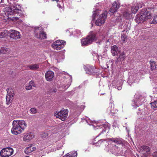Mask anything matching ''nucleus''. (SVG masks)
Returning a JSON list of instances; mask_svg holds the SVG:
<instances>
[{
	"label": "nucleus",
	"instance_id": "obj_1",
	"mask_svg": "<svg viewBox=\"0 0 157 157\" xmlns=\"http://www.w3.org/2000/svg\"><path fill=\"white\" fill-rule=\"evenodd\" d=\"M12 133L14 135H17L22 132L26 126V124L24 121L14 120L13 122Z\"/></svg>",
	"mask_w": 157,
	"mask_h": 157
},
{
	"label": "nucleus",
	"instance_id": "obj_2",
	"mask_svg": "<svg viewBox=\"0 0 157 157\" xmlns=\"http://www.w3.org/2000/svg\"><path fill=\"white\" fill-rule=\"evenodd\" d=\"M151 13L146 9H142L140 13L137 14L135 20L137 23H139L146 21L151 18Z\"/></svg>",
	"mask_w": 157,
	"mask_h": 157
},
{
	"label": "nucleus",
	"instance_id": "obj_3",
	"mask_svg": "<svg viewBox=\"0 0 157 157\" xmlns=\"http://www.w3.org/2000/svg\"><path fill=\"white\" fill-rule=\"evenodd\" d=\"M87 123L89 125H92L95 129H99L100 133V135L103 133L104 132H108L109 130V127L107 124H101L99 123H97L95 121H91L90 120L88 121L86 120Z\"/></svg>",
	"mask_w": 157,
	"mask_h": 157
},
{
	"label": "nucleus",
	"instance_id": "obj_4",
	"mask_svg": "<svg viewBox=\"0 0 157 157\" xmlns=\"http://www.w3.org/2000/svg\"><path fill=\"white\" fill-rule=\"evenodd\" d=\"M21 10V7L18 5H16L13 8L10 7H6L3 9L6 15H15L17 14V16H20L21 13H19V11Z\"/></svg>",
	"mask_w": 157,
	"mask_h": 157
},
{
	"label": "nucleus",
	"instance_id": "obj_5",
	"mask_svg": "<svg viewBox=\"0 0 157 157\" xmlns=\"http://www.w3.org/2000/svg\"><path fill=\"white\" fill-rule=\"evenodd\" d=\"M145 101L144 97L137 93L134 96V98L132 100V105L134 108H136L142 105Z\"/></svg>",
	"mask_w": 157,
	"mask_h": 157
},
{
	"label": "nucleus",
	"instance_id": "obj_6",
	"mask_svg": "<svg viewBox=\"0 0 157 157\" xmlns=\"http://www.w3.org/2000/svg\"><path fill=\"white\" fill-rule=\"evenodd\" d=\"M96 39V35L93 33L91 32L86 38H83L81 40V45L82 46L88 45L92 43Z\"/></svg>",
	"mask_w": 157,
	"mask_h": 157
},
{
	"label": "nucleus",
	"instance_id": "obj_7",
	"mask_svg": "<svg viewBox=\"0 0 157 157\" xmlns=\"http://www.w3.org/2000/svg\"><path fill=\"white\" fill-rule=\"evenodd\" d=\"M68 110L67 109H63L60 110L58 112H56V116L57 118L60 119L62 121L65 120L68 115Z\"/></svg>",
	"mask_w": 157,
	"mask_h": 157
},
{
	"label": "nucleus",
	"instance_id": "obj_8",
	"mask_svg": "<svg viewBox=\"0 0 157 157\" xmlns=\"http://www.w3.org/2000/svg\"><path fill=\"white\" fill-rule=\"evenodd\" d=\"M135 10H133V7H132L131 10L130 9L128 8L126 9L123 13V16L126 19H130L132 17V13H135L138 11V7H135Z\"/></svg>",
	"mask_w": 157,
	"mask_h": 157
},
{
	"label": "nucleus",
	"instance_id": "obj_9",
	"mask_svg": "<svg viewBox=\"0 0 157 157\" xmlns=\"http://www.w3.org/2000/svg\"><path fill=\"white\" fill-rule=\"evenodd\" d=\"M13 150L11 147H7L2 149L0 151V154L2 157H8L13 153Z\"/></svg>",
	"mask_w": 157,
	"mask_h": 157
},
{
	"label": "nucleus",
	"instance_id": "obj_10",
	"mask_svg": "<svg viewBox=\"0 0 157 157\" xmlns=\"http://www.w3.org/2000/svg\"><path fill=\"white\" fill-rule=\"evenodd\" d=\"M107 12L105 11L104 13L101 14L99 17L95 22V24L97 26H100L103 24L106 18Z\"/></svg>",
	"mask_w": 157,
	"mask_h": 157
},
{
	"label": "nucleus",
	"instance_id": "obj_11",
	"mask_svg": "<svg viewBox=\"0 0 157 157\" xmlns=\"http://www.w3.org/2000/svg\"><path fill=\"white\" fill-rule=\"evenodd\" d=\"M66 44L65 41L58 40L54 42L52 44V47L57 50H59L63 48Z\"/></svg>",
	"mask_w": 157,
	"mask_h": 157
},
{
	"label": "nucleus",
	"instance_id": "obj_12",
	"mask_svg": "<svg viewBox=\"0 0 157 157\" xmlns=\"http://www.w3.org/2000/svg\"><path fill=\"white\" fill-rule=\"evenodd\" d=\"M84 68L86 73L89 75H94L97 72L95 67L93 66L87 64L84 66Z\"/></svg>",
	"mask_w": 157,
	"mask_h": 157
},
{
	"label": "nucleus",
	"instance_id": "obj_13",
	"mask_svg": "<svg viewBox=\"0 0 157 157\" xmlns=\"http://www.w3.org/2000/svg\"><path fill=\"white\" fill-rule=\"evenodd\" d=\"M6 91L7 94L6 97V104L9 105L11 102L13 100L14 94L13 90L10 88L7 89Z\"/></svg>",
	"mask_w": 157,
	"mask_h": 157
},
{
	"label": "nucleus",
	"instance_id": "obj_14",
	"mask_svg": "<svg viewBox=\"0 0 157 157\" xmlns=\"http://www.w3.org/2000/svg\"><path fill=\"white\" fill-rule=\"evenodd\" d=\"M124 29L125 30L122 31V33L121 34V41L123 43H125L127 40V36L125 34H124V32L125 31L126 32H127L129 30L130 27V25L129 23H127V22L125 24L124 26Z\"/></svg>",
	"mask_w": 157,
	"mask_h": 157
},
{
	"label": "nucleus",
	"instance_id": "obj_15",
	"mask_svg": "<svg viewBox=\"0 0 157 157\" xmlns=\"http://www.w3.org/2000/svg\"><path fill=\"white\" fill-rule=\"evenodd\" d=\"M120 3L117 0L115 1L112 4V6L109 10V13L113 14L117 11L119 8Z\"/></svg>",
	"mask_w": 157,
	"mask_h": 157
},
{
	"label": "nucleus",
	"instance_id": "obj_16",
	"mask_svg": "<svg viewBox=\"0 0 157 157\" xmlns=\"http://www.w3.org/2000/svg\"><path fill=\"white\" fill-rule=\"evenodd\" d=\"M40 30L39 28L37 27L35 29V36L37 38L41 39H44L47 38L46 35L44 31L40 32L39 31V33H38L39 31L37 32Z\"/></svg>",
	"mask_w": 157,
	"mask_h": 157
},
{
	"label": "nucleus",
	"instance_id": "obj_17",
	"mask_svg": "<svg viewBox=\"0 0 157 157\" xmlns=\"http://www.w3.org/2000/svg\"><path fill=\"white\" fill-rule=\"evenodd\" d=\"M10 37L15 40L20 39L21 37L20 33L16 30H10Z\"/></svg>",
	"mask_w": 157,
	"mask_h": 157
},
{
	"label": "nucleus",
	"instance_id": "obj_18",
	"mask_svg": "<svg viewBox=\"0 0 157 157\" xmlns=\"http://www.w3.org/2000/svg\"><path fill=\"white\" fill-rule=\"evenodd\" d=\"M54 73L51 71H48L45 73V76L47 81H52L54 77Z\"/></svg>",
	"mask_w": 157,
	"mask_h": 157
},
{
	"label": "nucleus",
	"instance_id": "obj_19",
	"mask_svg": "<svg viewBox=\"0 0 157 157\" xmlns=\"http://www.w3.org/2000/svg\"><path fill=\"white\" fill-rule=\"evenodd\" d=\"M114 104L111 103L109 104V106L107 109V112L110 115L113 116L118 111L117 109H114Z\"/></svg>",
	"mask_w": 157,
	"mask_h": 157
},
{
	"label": "nucleus",
	"instance_id": "obj_20",
	"mask_svg": "<svg viewBox=\"0 0 157 157\" xmlns=\"http://www.w3.org/2000/svg\"><path fill=\"white\" fill-rule=\"evenodd\" d=\"M34 134L32 132L28 133L24 136L23 140L25 141H29L34 138Z\"/></svg>",
	"mask_w": 157,
	"mask_h": 157
},
{
	"label": "nucleus",
	"instance_id": "obj_21",
	"mask_svg": "<svg viewBox=\"0 0 157 157\" xmlns=\"http://www.w3.org/2000/svg\"><path fill=\"white\" fill-rule=\"evenodd\" d=\"M111 52L113 56H118V54L120 53V52L116 45H114L111 47Z\"/></svg>",
	"mask_w": 157,
	"mask_h": 157
},
{
	"label": "nucleus",
	"instance_id": "obj_22",
	"mask_svg": "<svg viewBox=\"0 0 157 157\" xmlns=\"http://www.w3.org/2000/svg\"><path fill=\"white\" fill-rule=\"evenodd\" d=\"M36 149V147L33 145H31L26 147L25 150V153L29 154Z\"/></svg>",
	"mask_w": 157,
	"mask_h": 157
},
{
	"label": "nucleus",
	"instance_id": "obj_23",
	"mask_svg": "<svg viewBox=\"0 0 157 157\" xmlns=\"http://www.w3.org/2000/svg\"><path fill=\"white\" fill-rule=\"evenodd\" d=\"M118 57H117V59L116 63H118V62H121L124 60L125 58V54L124 52H120L118 54Z\"/></svg>",
	"mask_w": 157,
	"mask_h": 157
},
{
	"label": "nucleus",
	"instance_id": "obj_24",
	"mask_svg": "<svg viewBox=\"0 0 157 157\" xmlns=\"http://www.w3.org/2000/svg\"><path fill=\"white\" fill-rule=\"evenodd\" d=\"M139 110L140 112L137 113L138 115H140L141 118H144V117L147 115V111L144 109L140 110V108L139 109Z\"/></svg>",
	"mask_w": 157,
	"mask_h": 157
},
{
	"label": "nucleus",
	"instance_id": "obj_25",
	"mask_svg": "<svg viewBox=\"0 0 157 157\" xmlns=\"http://www.w3.org/2000/svg\"><path fill=\"white\" fill-rule=\"evenodd\" d=\"M36 85L33 81L29 82V83L25 87V88L27 90H29L33 89L32 87H35Z\"/></svg>",
	"mask_w": 157,
	"mask_h": 157
},
{
	"label": "nucleus",
	"instance_id": "obj_26",
	"mask_svg": "<svg viewBox=\"0 0 157 157\" xmlns=\"http://www.w3.org/2000/svg\"><path fill=\"white\" fill-rule=\"evenodd\" d=\"M150 151V148L147 146H143L141 147L140 148V151L141 152V151H145L147 154H149Z\"/></svg>",
	"mask_w": 157,
	"mask_h": 157
},
{
	"label": "nucleus",
	"instance_id": "obj_27",
	"mask_svg": "<svg viewBox=\"0 0 157 157\" xmlns=\"http://www.w3.org/2000/svg\"><path fill=\"white\" fill-rule=\"evenodd\" d=\"M9 49L6 47H2L0 49V54H6L9 53Z\"/></svg>",
	"mask_w": 157,
	"mask_h": 157
},
{
	"label": "nucleus",
	"instance_id": "obj_28",
	"mask_svg": "<svg viewBox=\"0 0 157 157\" xmlns=\"http://www.w3.org/2000/svg\"><path fill=\"white\" fill-rule=\"evenodd\" d=\"M8 32L6 30H2L0 31V38H3L6 36Z\"/></svg>",
	"mask_w": 157,
	"mask_h": 157
},
{
	"label": "nucleus",
	"instance_id": "obj_29",
	"mask_svg": "<svg viewBox=\"0 0 157 157\" xmlns=\"http://www.w3.org/2000/svg\"><path fill=\"white\" fill-rule=\"evenodd\" d=\"M123 84L122 81L120 79L117 82L116 86L115 87L116 88H117L118 90H121L122 88L121 86Z\"/></svg>",
	"mask_w": 157,
	"mask_h": 157
},
{
	"label": "nucleus",
	"instance_id": "obj_30",
	"mask_svg": "<svg viewBox=\"0 0 157 157\" xmlns=\"http://www.w3.org/2000/svg\"><path fill=\"white\" fill-rule=\"evenodd\" d=\"M28 67L31 70H36L39 68V66L38 64H34L29 65Z\"/></svg>",
	"mask_w": 157,
	"mask_h": 157
},
{
	"label": "nucleus",
	"instance_id": "obj_31",
	"mask_svg": "<svg viewBox=\"0 0 157 157\" xmlns=\"http://www.w3.org/2000/svg\"><path fill=\"white\" fill-rule=\"evenodd\" d=\"M100 10H99L97 9L94 11V13L93 14V19L94 20L96 16H98L100 14Z\"/></svg>",
	"mask_w": 157,
	"mask_h": 157
},
{
	"label": "nucleus",
	"instance_id": "obj_32",
	"mask_svg": "<svg viewBox=\"0 0 157 157\" xmlns=\"http://www.w3.org/2000/svg\"><path fill=\"white\" fill-rule=\"evenodd\" d=\"M74 33V36L78 37H80V36H81V33L80 31L79 30H75Z\"/></svg>",
	"mask_w": 157,
	"mask_h": 157
},
{
	"label": "nucleus",
	"instance_id": "obj_33",
	"mask_svg": "<svg viewBox=\"0 0 157 157\" xmlns=\"http://www.w3.org/2000/svg\"><path fill=\"white\" fill-rule=\"evenodd\" d=\"M151 107L155 110L157 109V101H155L151 103Z\"/></svg>",
	"mask_w": 157,
	"mask_h": 157
},
{
	"label": "nucleus",
	"instance_id": "obj_34",
	"mask_svg": "<svg viewBox=\"0 0 157 157\" xmlns=\"http://www.w3.org/2000/svg\"><path fill=\"white\" fill-rule=\"evenodd\" d=\"M151 69L152 70L155 69L156 68L155 63L154 61L151 60L150 61Z\"/></svg>",
	"mask_w": 157,
	"mask_h": 157
},
{
	"label": "nucleus",
	"instance_id": "obj_35",
	"mask_svg": "<svg viewBox=\"0 0 157 157\" xmlns=\"http://www.w3.org/2000/svg\"><path fill=\"white\" fill-rule=\"evenodd\" d=\"M71 78L72 77L71 76H70V79L69 80V81L68 82L67 84H65L64 86H62V88H65L66 87H67V89L70 86L71 84Z\"/></svg>",
	"mask_w": 157,
	"mask_h": 157
},
{
	"label": "nucleus",
	"instance_id": "obj_36",
	"mask_svg": "<svg viewBox=\"0 0 157 157\" xmlns=\"http://www.w3.org/2000/svg\"><path fill=\"white\" fill-rule=\"evenodd\" d=\"M58 59L59 60V62H60V60H63L64 59V52H61L59 54Z\"/></svg>",
	"mask_w": 157,
	"mask_h": 157
},
{
	"label": "nucleus",
	"instance_id": "obj_37",
	"mask_svg": "<svg viewBox=\"0 0 157 157\" xmlns=\"http://www.w3.org/2000/svg\"><path fill=\"white\" fill-rule=\"evenodd\" d=\"M57 91V89L56 88L54 87L52 88L48 92V93L50 94H53V93H56Z\"/></svg>",
	"mask_w": 157,
	"mask_h": 157
},
{
	"label": "nucleus",
	"instance_id": "obj_38",
	"mask_svg": "<svg viewBox=\"0 0 157 157\" xmlns=\"http://www.w3.org/2000/svg\"><path fill=\"white\" fill-rule=\"evenodd\" d=\"M117 144H122L123 143V140L121 138H117Z\"/></svg>",
	"mask_w": 157,
	"mask_h": 157
},
{
	"label": "nucleus",
	"instance_id": "obj_39",
	"mask_svg": "<svg viewBox=\"0 0 157 157\" xmlns=\"http://www.w3.org/2000/svg\"><path fill=\"white\" fill-rule=\"evenodd\" d=\"M151 23L154 24L157 23V15L154 17L152 21L151 22Z\"/></svg>",
	"mask_w": 157,
	"mask_h": 157
},
{
	"label": "nucleus",
	"instance_id": "obj_40",
	"mask_svg": "<svg viewBox=\"0 0 157 157\" xmlns=\"http://www.w3.org/2000/svg\"><path fill=\"white\" fill-rule=\"evenodd\" d=\"M30 111V113L32 114H35L37 112V109L35 108H31Z\"/></svg>",
	"mask_w": 157,
	"mask_h": 157
},
{
	"label": "nucleus",
	"instance_id": "obj_41",
	"mask_svg": "<svg viewBox=\"0 0 157 157\" xmlns=\"http://www.w3.org/2000/svg\"><path fill=\"white\" fill-rule=\"evenodd\" d=\"M117 138H110L109 139V141H111L114 143L117 144Z\"/></svg>",
	"mask_w": 157,
	"mask_h": 157
},
{
	"label": "nucleus",
	"instance_id": "obj_42",
	"mask_svg": "<svg viewBox=\"0 0 157 157\" xmlns=\"http://www.w3.org/2000/svg\"><path fill=\"white\" fill-rule=\"evenodd\" d=\"M41 136L42 138H45L48 136V134L47 133L45 132L42 133L41 134Z\"/></svg>",
	"mask_w": 157,
	"mask_h": 157
},
{
	"label": "nucleus",
	"instance_id": "obj_43",
	"mask_svg": "<svg viewBox=\"0 0 157 157\" xmlns=\"http://www.w3.org/2000/svg\"><path fill=\"white\" fill-rule=\"evenodd\" d=\"M19 17H13L12 18L11 20L13 21H17L19 19Z\"/></svg>",
	"mask_w": 157,
	"mask_h": 157
},
{
	"label": "nucleus",
	"instance_id": "obj_44",
	"mask_svg": "<svg viewBox=\"0 0 157 157\" xmlns=\"http://www.w3.org/2000/svg\"><path fill=\"white\" fill-rule=\"evenodd\" d=\"M77 155V153L76 151H75L72 155H71V156H73V157H76Z\"/></svg>",
	"mask_w": 157,
	"mask_h": 157
},
{
	"label": "nucleus",
	"instance_id": "obj_45",
	"mask_svg": "<svg viewBox=\"0 0 157 157\" xmlns=\"http://www.w3.org/2000/svg\"><path fill=\"white\" fill-rule=\"evenodd\" d=\"M135 7H137V5H136L135 4H132V6H131V9L129 7L128 9H129L130 10H131V9H132V7H133V10H135L134 8Z\"/></svg>",
	"mask_w": 157,
	"mask_h": 157
},
{
	"label": "nucleus",
	"instance_id": "obj_46",
	"mask_svg": "<svg viewBox=\"0 0 157 157\" xmlns=\"http://www.w3.org/2000/svg\"><path fill=\"white\" fill-rule=\"evenodd\" d=\"M153 157H157V151L153 153Z\"/></svg>",
	"mask_w": 157,
	"mask_h": 157
},
{
	"label": "nucleus",
	"instance_id": "obj_47",
	"mask_svg": "<svg viewBox=\"0 0 157 157\" xmlns=\"http://www.w3.org/2000/svg\"><path fill=\"white\" fill-rule=\"evenodd\" d=\"M129 78V79L130 80H132V82H134L135 81V78H132V76H130L129 78Z\"/></svg>",
	"mask_w": 157,
	"mask_h": 157
},
{
	"label": "nucleus",
	"instance_id": "obj_48",
	"mask_svg": "<svg viewBox=\"0 0 157 157\" xmlns=\"http://www.w3.org/2000/svg\"><path fill=\"white\" fill-rule=\"evenodd\" d=\"M104 141L103 139L100 140L97 142V144H101Z\"/></svg>",
	"mask_w": 157,
	"mask_h": 157
},
{
	"label": "nucleus",
	"instance_id": "obj_49",
	"mask_svg": "<svg viewBox=\"0 0 157 157\" xmlns=\"http://www.w3.org/2000/svg\"><path fill=\"white\" fill-rule=\"evenodd\" d=\"M70 154L67 153V154L64 155L63 157H70Z\"/></svg>",
	"mask_w": 157,
	"mask_h": 157
},
{
	"label": "nucleus",
	"instance_id": "obj_50",
	"mask_svg": "<svg viewBox=\"0 0 157 157\" xmlns=\"http://www.w3.org/2000/svg\"><path fill=\"white\" fill-rule=\"evenodd\" d=\"M57 7H58L59 8H61L62 6L59 4H58L57 5Z\"/></svg>",
	"mask_w": 157,
	"mask_h": 157
},
{
	"label": "nucleus",
	"instance_id": "obj_51",
	"mask_svg": "<svg viewBox=\"0 0 157 157\" xmlns=\"http://www.w3.org/2000/svg\"><path fill=\"white\" fill-rule=\"evenodd\" d=\"M115 81H113L112 82V84H113V86H114V84H115Z\"/></svg>",
	"mask_w": 157,
	"mask_h": 157
},
{
	"label": "nucleus",
	"instance_id": "obj_52",
	"mask_svg": "<svg viewBox=\"0 0 157 157\" xmlns=\"http://www.w3.org/2000/svg\"><path fill=\"white\" fill-rule=\"evenodd\" d=\"M101 41H100V42H97V44H101Z\"/></svg>",
	"mask_w": 157,
	"mask_h": 157
},
{
	"label": "nucleus",
	"instance_id": "obj_53",
	"mask_svg": "<svg viewBox=\"0 0 157 157\" xmlns=\"http://www.w3.org/2000/svg\"><path fill=\"white\" fill-rule=\"evenodd\" d=\"M53 1H56L57 2H58L59 0H52Z\"/></svg>",
	"mask_w": 157,
	"mask_h": 157
},
{
	"label": "nucleus",
	"instance_id": "obj_54",
	"mask_svg": "<svg viewBox=\"0 0 157 157\" xmlns=\"http://www.w3.org/2000/svg\"><path fill=\"white\" fill-rule=\"evenodd\" d=\"M119 27H120V28H121L122 25H119Z\"/></svg>",
	"mask_w": 157,
	"mask_h": 157
},
{
	"label": "nucleus",
	"instance_id": "obj_55",
	"mask_svg": "<svg viewBox=\"0 0 157 157\" xmlns=\"http://www.w3.org/2000/svg\"><path fill=\"white\" fill-rule=\"evenodd\" d=\"M119 27H120V28H121L122 25H119Z\"/></svg>",
	"mask_w": 157,
	"mask_h": 157
},
{
	"label": "nucleus",
	"instance_id": "obj_56",
	"mask_svg": "<svg viewBox=\"0 0 157 157\" xmlns=\"http://www.w3.org/2000/svg\"><path fill=\"white\" fill-rule=\"evenodd\" d=\"M2 0H0V3L2 2Z\"/></svg>",
	"mask_w": 157,
	"mask_h": 157
},
{
	"label": "nucleus",
	"instance_id": "obj_57",
	"mask_svg": "<svg viewBox=\"0 0 157 157\" xmlns=\"http://www.w3.org/2000/svg\"><path fill=\"white\" fill-rule=\"evenodd\" d=\"M70 157H73V156H71V155L70 154Z\"/></svg>",
	"mask_w": 157,
	"mask_h": 157
},
{
	"label": "nucleus",
	"instance_id": "obj_58",
	"mask_svg": "<svg viewBox=\"0 0 157 157\" xmlns=\"http://www.w3.org/2000/svg\"><path fill=\"white\" fill-rule=\"evenodd\" d=\"M142 7V6H140V8H141V7Z\"/></svg>",
	"mask_w": 157,
	"mask_h": 157
},
{
	"label": "nucleus",
	"instance_id": "obj_59",
	"mask_svg": "<svg viewBox=\"0 0 157 157\" xmlns=\"http://www.w3.org/2000/svg\"><path fill=\"white\" fill-rule=\"evenodd\" d=\"M71 35H72V34H70V35L71 36Z\"/></svg>",
	"mask_w": 157,
	"mask_h": 157
},
{
	"label": "nucleus",
	"instance_id": "obj_60",
	"mask_svg": "<svg viewBox=\"0 0 157 157\" xmlns=\"http://www.w3.org/2000/svg\"><path fill=\"white\" fill-rule=\"evenodd\" d=\"M156 79H157V78Z\"/></svg>",
	"mask_w": 157,
	"mask_h": 157
}]
</instances>
